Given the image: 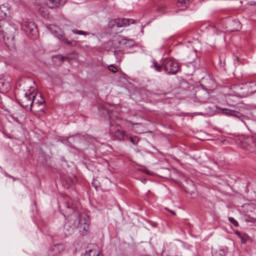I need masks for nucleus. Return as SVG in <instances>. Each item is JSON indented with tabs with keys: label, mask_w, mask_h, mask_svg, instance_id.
Listing matches in <instances>:
<instances>
[{
	"label": "nucleus",
	"mask_w": 256,
	"mask_h": 256,
	"mask_svg": "<svg viewBox=\"0 0 256 256\" xmlns=\"http://www.w3.org/2000/svg\"><path fill=\"white\" fill-rule=\"evenodd\" d=\"M10 117L16 122H18V117L25 118L26 113L21 110H18L14 114L10 115Z\"/></svg>",
	"instance_id": "f8f14e48"
},
{
	"label": "nucleus",
	"mask_w": 256,
	"mask_h": 256,
	"mask_svg": "<svg viewBox=\"0 0 256 256\" xmlns=\"http://www.w3.org/2000/svg\"><path fill=\"white\" fill-rule=\"evenodd\" d=\"M223 113L226 115L232 116L238 118H240L243 116V115L238 111L234 110H229L227 108L222 109Z\"/></svg>",
	"instance_id": "9b49d317"
},
{
	"label": "nucleus",
	"mask_w": 256,
	"mask_h": 256,
	"mask_svg": "<svg viewBox=\"0 0 256 256\" xmlns=\"http://www.w3.org/2000/svg\"><path fill=\"white\" fill-rule=\"evenodd\" d=\"M18 100L22 107L26 108L30 106L31 108L35 101L34 95L32 93L24 92Z\"/></svg>",
	"instance_id": "423d86ee"
},
{
	"label": "nucleus",
	"mask_w": 256,
	"mask_h": 256,
	"mask_svg": "<svg viewBox=\"0 0 256 256\" xmlns=\"http://www.w3.org/2000/svg\"><path fill=\"white\" fill-rule=\"evenodd\" d=\"M60 36L62 38V42L64 44H66V45H68V46H73L76 45V42H74L73 43V42H72L68 40L67 38H66L64 37H62V35H60Z\"/></svg>",
	"instance_id": "412c9836"
},
{
	"label": "nucleus",
	"mask_w": 256,
	"mask_h": 256,
	"mask_svg": "<svg viewBox=\"0 0 256 256\" xmlns=\"http://www.w3.org/2000/svg\"><path fill=\"white\" fill-rule=\"evenodd\" d=\"M228 220L235 226H239L238 222L232 217L228 218Z\"/></svg>",
	"instance_id": "393cba45"
},
{
	"label": "nucleus",
	"mask_w": 256,
	"mask_h": 256,
	"mask_svg": "<svg viewBox=\"0 0 256 256\" xmlns=\"http://www.w3.org/2000/svg\"><path fill=\"white\" fill-rule=\"evenodd\" d=\"M10 78L8 76L0 78V91L6 92L10 89Z\"/></svg>",
	"instance_id": "6e6552de"
},
{
	"label": "nucleus",
	"mask_w": 256,
	"mask_h": 256,
	"mask_svg": "<svg viewBox=\"0 0 256 256\" xmlns=\"http://www.w3.org/2000/svg\"><path fill=\"white\" fill-rule=\"evenodd\" d=\"M72 32L76 34H80V35H84L86 36L89 34V33L84 31L80 30H72Z\"/></svg>",
	"instance_id": "b1692460"
},
{
	"label": "nucleus",
	"mask_w": 256,
	"mask_h": 256,
	"mask_svg": "<svg viewBox=\"0 0 256 256\" xmlns=\"http://www.w3.org/2000/svg\"><path fill=\"white\" fill-rule=\"evenodd\" d=\"M108 68L110 71L114 73H115L117 71V68L112 64Z\"/></svg>",
	"instance_id": "bb28decb"
},
{
	"label": "nucleus",
	"mask_w": 256,
	"mask_h": 256,
	"mask_svg": "<svg viewBox=\"0 0 256 256\" xmlns=\"http://www.w3.org/2000/svg\"><path fill=\"white\" fill-rule=\"evenodd\" d=\"M58 58H60V60L62 62L66 58H67L66 57H64V56H58Z\"/></svg>",
	"instance_id": "c756f323"
},
{
	"label": "nucleus",
	"mask_w": 256,
	"mask_h": 256,
	"mask_svg": "<svg viewBox=\"0 0 256 256\" xmlns=\"http://www.w3.org/2000/svg\"><path fill=\"white\" fill-rule=\"evenodd\" d=\"M40 97L41 98V100H37L36 102L34 101V103L33 104L34 106H38L40 107L39 108L38 111L42 112L45 107V104H44L45 102H44V100L42 98L41 94H40Z\"/></svg>",
	"instance_id": "ddd939ff"
},
{
	"label": "nucleus",
	"mask_w": 256,
	"mask_h": 256,
	"mask_svg": "<svg viewBox=\"0 0 256 256\" xmlns=\"http://www.w3.org/2000/svg\"><path fill=\"white\" fill-rule=\"evenodd\" d=\"M134 20L126 18H118L115 20L114 23L117 27L126 26L134 23Z\"/></svg>",
	"instance_id": "9d476101"
},
{
	"label": "nucleus",
	"mask_w": 256,
	"mask_h": 256,
	"mask_svg": "<svg viewBox=\"0 0 256 256\" xmlns=\"http://www.w3.org/2000/svg\"><path fill=\"white\" fill-rule=\"evenodd\" d=\"M126 140H130L134 145H136L139 141V138L136 136H131L127 134L126 136Z\"/></svg>",
	"instance_id": "2eb2a0df"
},
{
	"label": "nucleus",
	"mask_w": 256,
	"mask_h": 256,
	"mask_svg": "<svg viewBox=\"0 0 256 256\" xmlns=\"http://www.w3.org/2000/svg\"><path fill=\"white\" fill-rule=\"evenodd\" d=\"M114 112H108V116L110 119V126H112L114 125L112 123V121L114 120Z\"/></svg>",
	"instance_id": "4be33fe9"
},
{
	"label": "nucleus",
	"mask_w": 256,
	"mask_h": 256,
	"mask_svg": "<svg viewBox=\"0 0 256 256\" xmlns=\"http://www.w3.org/2000/svg\"><path fill=\"white\" fill-rule=\"evenodd\" d=\"M8 178H11L13 179L14 180H16V178L14 176H11V175L8 176Z\"/></svg>",
	"instance_id": "7c9ffc66"
},
{
	"label": "nucleus",
	"mask_w": 256,
	"mask_h": 256,
	"mask_svg": "<svg viewBox=\"0 0 256 256\" xmlns=\"http://www.w3.org/2000/svg\"><path fill=\"white\" fill-rule=\"evenodd\" d=\"M254 220H256V218H254Z\"/></svg>",
	"instance_id": "4c0bfd02"
},
{
	"label": "nucleus",
	"mask_w": 256,
	"mask_h": 256,
	"mask_svg": "<svg viewBox=\"0 0 256 256\" xmlns=\"http://www.w3.org/2000/svg\"><path fill=\"white\" fill-rule=\"evenodd\" d=\"M65 3V0H48L46 5L49 8L52 9L63 6Z\"/></svg>",
	"instance_id": "1a4fd4ad"
},
{
	"label": "nucleus",
	"mask_w": 256,
	"mask_h": 256,
	"mask_svg": "<svg viewBox=\"0 0 256 256\" xmlns=\"http://www.w3.org/2000/svg\"><path fill=\"white\" fill-rule=\"evenodd\" d=\"M153 65L155 70L157 72H160L164 70L168 74L174 75L181 70L180 64L172 58L162 59L160 62V64H158L157 62L154 61Z\"/></svg>",
	"instance_id": "f03ea898"
},
{
	"label": "nucleus",
	"mask_w": 256,
	"mask_h": 256,
	"mask_svg": "<svg viewBox=\"0 0 256 256\" xmlns=\"http://www.w3.org/2000/svg\"><path fill=\"white\" fill-rule=\"evenodd\" d=\"M48 29L52 34H54L56 36H57L56 34L58 32L57 30H58V27L54 26H50Z\"/></svg>",
	"instance_id": "5701e85b"
},
{
	"label": "nucleus",
	"mask_w": 256,
	"mask_h": 256,
	"mask_svg": "<svg viewBox=\"0 0 256 256\" xmlns=\"http://www.w3.org/2000/svg\"><path fill=\"white\" fill-rule=\"evenodd\" d=\"M135 44V42L132 39H126L120 36H118L112 41L107 42L106 46L110 47L108 50H111L112 48L118 49H124L130 48Z\"/></svg>",
	"instance_id": "7ed1b4c3"
},
{
	"label": "nucleus",
	"mask_w": 256,
	"mask_h": 256,
	"mask_svg": "<svg viewBox=\"0 0 256 256\" xmlns=\"http://www.w3.org/2000/svg\"><path fill=\"white\" fill-rule=\"evenodd\" d=\"M4 22V20L0 19V35H2L3 33V30L2 28V25Z\"/></svg>",
	"instance_id": "cd10ccee"
},
{
	"label": "nucleus",
	"mask_w": 256,
	"mask_h": 256,
	"mask_svg": "<svg viewBox=\"0 0 256 256\" xmlns=\"http://www.w3.org/2000/svg\"><path fill=\"white\" fill-rule=\"evenodd\" d=\"M65 249V246L62 244H54L49 246L45 256H56L60 254Z\"/></svg>",
	"instance_id": "0eeeda50"
},
{
	"label": "nucleus",
	"mask_w": 256,
	"mask_h": 256,
	"mask_svg": "<svg viewBox=\"0 0 256 256\" xmlns=\"http://www.w3.org/2000/svg\"><path fill=\"white\" fill-rule=\"evenodd\" d=\"M58 38H60V37L59 36H58Z\"/></svg>",
	"instance_id": "c9c22d12"
},
{
	"label": "nucleus",
	"mask_w": 256,
	"mask_h": 256,
	"mask_svg": "<svg viewBox=\"0 0 256 256\" xmlns=\"http://www.w3.org/2000/svg\"><path fill=\"white\" fill-rule=\"evenodd\" d=\"M98 256H100V254L98 253Z\"/></svg>",
	"instance_id": "e433bc0d"
},
{
	"label": "nucleus",
	"mask_w": 256,
	"mask_h": 256,
	"mask_svg": "<svg viewBox=\"0 0 256 256\" xmlns=\"http://www.w3.org/2000/svg\"><path fill=\"white\" fill-rule=\"evenodd\" d=\"M248 87V92L250 94H254L256 92V82H250L246 84Z\"/></svg>",
	"instance_id": "dca6fc26"
},
{
	"label": "nucleus",
	"mask_w": 256,
	"mask_h": 256,
	"mask_svg": "<svg viewBox=\"0 0 256 256\" xmlns=\"http://www.w3.org/2000/svg\"><path fill=\"white\" fill-rule=\"evenodd\" d=\"M222 24L226 30L229 32L238 31L242 28L241 23L237 19L224 18L222 20Z\"/></svg>",
	"instance_id": "39448f33"
},
{
	"label": "nucleus",
	"mask_w": 256,
	"mask_h": 256,
	"mask_svg": "<svg viewBox=\"0 0 256 256\" xmlns=\"http://www.w3.org/2000/svg\"><path fill=\"white\" fill-rule=\"evenodd\" d=\"M4 175L8 177V176H10V174H8L6 172H4Z\"/></svg>",
	"instance_id": "473e14b6"
},
{
	"label": "nucleus",
	"mask_w": 256,
	"mask_h": 256,
	"mask_svg": "<svg viewBox=\"0 0 256 256\" xmlns=\"http://www.w3.org/2000/svg\"><path fill=\"white\" fill-rule=\"evenodd\" d=\"M170 212L174 215H176V212L173 210H170Z\"/></svg>",
	"instance_id": "2f4dec72"
},
{
	"label": "nucleus",
	"mask_w": 256,
	"mask_h": 256,
	"mask_svg": "<svg viewBox=\"0 0 256 256\" xmlns=\"http://www.w3.org/2000/svg\"><path fill=\"white\" fill-rule=\"evenodd\" d=\"M114 118H117L118 116H114Z\"/></svg>",
	"instance_id": "72a5a7b5"
},
{
	"label": "nucleus",
	"mask_w": 256,
	"mask_h": 256,
	"mask_svg": "<svg viewBox=\"0 0 256 256\" xmlns=\"http://www.w3.org/2000/svg\"><path fill=\"white\" fill-rule=\"evenodd\" d=\"M8 12V10L6 7L4 5L0 6V19L3 20L2 19L6 16Z\"/></svg>",
	"instance_id": "4468645a"
},
{
	"label": "nucleus",
	"mask_w": 256,
	"mask_h": 256,
	"mask_svg": "<svg viewBox=\"0 0 256 256\" xmlns=\"http://www.w3.org/2000/svg\"><path fill=\"white\" fill-rule=\"evenodd\" d=\"M81 256H98V252L94 249H88L86 250L84 254H83Z\"/></svg>",
	"instance_id": "f3484780"
},
{
	"label": "nucleus",
	"mask_w": 256,
	"mask_h": 256,
	"mask_svg": "<svg viewBox=\"0 0 256 256\" xmlns=\"http://www.w3.org/2000/svg\"><path fill=\"white\" fill-rule=\"evenodd\" d=\"M22 30L32 38H35L38 34L36 26L30 20H24L21 23Z\"/></svg>",
	"instance_id": "20e7f679"
},
{
	"label": "nucleus",
	"mask_w": 256,
	"mask_h": 256,
	"mask_svg": "<svg viewBox=\"0 0 256 256\" xmlns=\"http://www.w3.org/2000/svg\"><path fill=\"white\" fill-rule=\"evenodd\" d=\"M235 234L241 239L242 243H245L246 242V239H245L241 234V233L238 231H236Z\"/></svg>",
	"instance_id": "a878e982"
},
{
	"label": "nucleus",
	"mask_w": 256,
	"mask_h": 256,
	"mask_svg": "<svg viewBox=\"0 0 256 256\" xmlns=\"http://www.w3.org/2000/svg\"><path fill=\"white\" fill-rule=\"evenodd\" d=\"M126 133L124 131L116 130L115 132V136L118 140L124 138L126 140Z\"/></svg>",
	"instance_id": "a211bd4d"
},
{
	"label": "nucleus",
	"mask_w": 256,
	"mask_h": 256,
	"mask_svg": "<svg viewBox=\"0 0 256 256\" xmlns=\"http://www.w3.org/2000/svg\"><path fill=\"white\" fill-rule=\"evenodd\" d=\"M213 256H224V252L220 250L218 252H216Z\"/></svg>",
	"instance_id": "c85d7f7f"
},
{
	"label": "nucleus",
	"mask_w": 256,
	"mask_h": 256,
	"mask_svg": "<svg viewBox=\"0 0 256 256\" xmlns=\"http://www.w3.org/2000/svg\"><path fill=\"white\" fill-rule=\"evenodd\" d=\"M192 0H178V6L186 8Z\"/></svg>",
	"instance_id": "6ab92c4d"
},
{
	"label": "nucleus",
	"mask_w": 256,
	"mask_h": 256,
	"mask_svg": "<svg viewBox=\"0 0 256 256\" xmlns=\"http://www.w3.org/2000/svg\"><path fill=\"white\" fill-rule=\"evenodd\" d=\"M156 10L158 13L163 14L166 12V8L164 4H160L158 6Z\"/></svg>",
	"instance_id": "aec40b11"
},
{
	"label": "nucleus",
	"mask_w": 256,
	"mask_h": 256,
	"mask_svg": "<svg viewBox=\"0 0 256 256\" xmlns=\"http://www.w3.org/2000/svg\"><path fill=\"white\" fill-rule=\"evenodd\" d=\"M90 219L86 214L75 212L70 216V219L64 226V233L66 236L72 235L77 228L82 235L86 234L89 230Z\"/></svg>",
	"instance_id": "f257e3e1"
},
{
	"label": "nucleus",
	"mask_w": 256,
	"mask_h": 256,
	"mask_svg": "<svg viewBox=\"0 0 256 256\" xmlns=\"http://www.w3.org/2000/svg\"><path fill=\"white\" fill-rule=\"evenodd\" d=\"M198 93L199 92H198V93L196 94V96H198Z\"/></svg>",
	"instance_id": "f704fd0d"
}]
</instances>
